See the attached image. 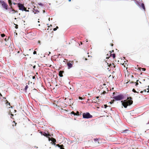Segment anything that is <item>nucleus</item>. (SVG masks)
I'll use <instances>...</instances> for the list:
<instances>
[{"label":"nucleus","instance_id":"30","mask_svg":"<svg viewBox=\"0 0 149 149\" xmlns=\"http://www.w3.org/2000/svg\"><path fill=\"white\" fill-rule=\"evenodd\" d=\"M141 69H142V70H143V71H145V70H146V68H142Z\"/></svg>","mask_w":149,"mask_h":149},{"label":"nucleus","instance_id":"35","mask_svg":"<svg viewBox=\"0 0 149 149\" xmlns=\"http://www.w3.org/2000/svg\"><path fill=\"white\" fill-rule=\"evenodd\" d=\"M3 0H0V3L1 4L2 3V2H3Z\"/></svg>","mask_w":149,"mask_h":149},{"label":"nucleus","instance_id":"1","mask_svg":"<svg viewBox=\"0 0 149 149\" xmlns=\"http://www.w3.org/2000/svg\"><path fill=\"white\" fill-rule=\"evenodd\" d=\"M132 99V98L130 97H128L127 98V100H126L124 101V102L122 101L123 105L125 108H126L127 106L130 105L132 104L133 101L132 100H131Z\"/></svg>","mask_w":149,"mask_h":149},{"label":"nucleus","instance_id":"41","mask_svg":"<svg viewBox=\"0 0 149 149\" xmlns=\"http://www.w3.org/2000/svg\"><path fill=\"white\" fill-rule=\"evenodd\" d=\"M13 4L14 5H15V4H17V3H13Z\"/></svg>","mask_w":149,"mask_h":149},{"label":"nucleus","instance_id":"8","mask_svg":"<svg viewBox=\"0 0 149 149\" xmlns=\"http://www.w3.org/2000/svg\"><path fill=\"white\" fill-rule=\"evenodd\" d=\"M40 133L42 135H43L47 137H48L49 136H50L49 134H47V133H45V132H41Z\"/></svg>","mask_w":149,"mask_h":149},{"label":"nucleus","instance_id":"5","mask_svg":"<svg viewBox=\"0 0 149 149\" xmlns=\"http://www.w3.org/2000/svg\"><path fill=\"white\" fill-rule=\"evenodd\" d=\"M18 7L19 8V10L23 11L24 10H25L26 8L24 7V4H23L20 3H17Z\"/></svg>","mask_w":149,"mask_h":149},{"label":"nucleus","instance_id":"49","mask_svg":"<svg viewBox=\"0 0 149 149\" xmlns=\"http://www.w3.org/2000/svg\"><path fill=\"white\" fill-rule=\"evenodd\" d=\"M143 92L142 91H141V93H143Z\"/></svg>","mask_w":149,"mask_h":149},{"label":"nucleus","instance_id":"34","mask_svg":"<svg viewBox=\"0 0 149 149\" xmlns=\"http://www.w3.org/2000/svg\"><path fill=\"white\" fill-rule=\"evenodd\" d=\"M14 12H17V10H14V9H13L12 10Z\"/></svg>","mask_w":149,"mask_h":149},{"label":"nucleus","instance_id":"29","mask_svg":"<svg viewBox=\"0 0 149 149\" xmlns=\"http://www.w3.org/2000/svg\"><path fill=\"white\" fill-rule=\"evenodd\" d=\"M24 10V11H25L26 12H29V10H26V8H25V10Z\"/></svg>","mask_w":149,"mask_h":149},{"label":"nucleus","instance_id":"48","mask_svg":"<svg viewBox=\"0 0 149 149\" xmlns=\"http://www.w3.org/2000/svg\"><path fill=\"white\" fill-rule=\"evenodd\" d=\"M70 2L71 1V0H68Z\"/></svg>","mask_w":149,"mask_h":149},{"label":"nucleus","instance_id":"2","mask_svg":"<svg viewBox=\"0 0 149 149\" xmlns=\"http://www.w3.org/2000/svg\"><path fill=\"white\" fill-rule=\"evenodd\" d=\"M93 140V143L95 146H98L100 143H102V140L100 139H94Z\"/></svg>","mask_w":149,"mask_h":149},{"label":"nucleus","instance_id":"12","mask_svg":"<svg viewBox=\"0 0 149 149\" xmlns=\"http://www.w3.org/2000/svg\"><path fill=\"white\" fill-rule=\"evenodd\" d=\"M111 53H112V52L110 51V56L111 57H112L113 58H115L116 57L115 54H112Z\"/></svg>","mask_w":149,"mask_h":149},{"label":"nucleus","instance_id":"16","mask_svg":"<svg viewBox=\"0 0 149 149\" xmlns=\"http://www.w3.org/2000/svg\"><path fill=\"white\" fill-rule=\"evenodd\" d=\"M33 9L34 10H33V12H34V13L35 14L36 13H37L38 12H39V11L37 10H35L34 9Z\"/></svg>","mask_w":149,"mask_h":149},{"label":"nucleus","instance_id":"3","mask_svg":"<svg viewBox=\"0 0 149 149\" xmlns=\"http://www.w3.org/2000/svg\"><path fill=\"white\" fill-rule=\"evenodd\" d=\"M83 117L84 118H92L93 116L89 113L87 112L86 113H84L83 114Z\"/></svg>","mask_w":149,"mask_h":149},{"label":"nucleus","instance_id":"23","mask_svg":"<svg viewBox=\"0 0 149 149\" xmlns=\"http://www.w3.org/2000/svg\"><path fill=\"white\" fill-rule=\"evenodd\" d=\"M114 100H113L112 101H111L110 102H110V104H112L114 102Z\"/></svg>","mask_w":149,"mask_h":149},{"label":"nucleus","instance_id":"51","mask_svg":"<svg viewBox=\"0 0 149 149\" xmlns=\"http://www.w3.org/2000/svg\"><path fill=\"white\" fill-rule=\"evenodd\" d=\"M35 148H38V147H35Z\"/></svg>","mask_w":149,"mask_h":149},{"label":"nucleus","instance_id":"25","mask_svg":"<svg viewBox=\"0 0 149 149\" xmlns=\"http://www.w3.org/2000/svg\"><path fill=\"white\" fill-rule=\"evenodd\" d=\"M1 36L2 37H3L5 36V35L4 34H1Z\"/></svg>","mask_w":149,"mask_h":149},{"label":"nucleus","instance_id":"15","mask_svg":"<svg viewBox=\"0 0 149 149\" xmlns=\"http://www.w3.org/2000/svg\"><path fill=\"white\" fill-rule=\"evenodd\" d=\"M141 7L142 8H143V9L145 10H145H146V9H145V6H144V3H142L141 4Z\"/></svg>","mask_w":149,"mask_h":149},{"label":"nucleus","instance_id":"46","mask_svg":"<svg viewBox=\"0 0 149 149\" xmlns=\"http://www.w3.org/2000/svg\"><path fill=\"white\" fill-rule=\"evenodd\" d=\"M5 40L6 41H7L6 38H5Z\"/></svg>","mask_w":149,"mask_h":149},{"label":"nucleus","instance_id":"33","mask_svg":"<svg viewBox=\"0 0 149 149\" xmlns=\"http://www.w3.org/2000/svg\"><path fill=\"white\" fill-rule=\"evenodd\" d=\"M145 92L147 91V92H149V90L148 89H147V91H146V90H145Z\"/></svg>","mask_w":149,"mask_h":149},{"label":"nucleus","instance_id":"38","mask_svg":"<svg viewBox=\"0 0 149 149\" xmlns=\"http://www.w3.org/2000/svg\"><path fill=\"white\" fill-rule=\"evenodd\" d=\"M39 4L41 6H42L43 4L41 3H39Z\"/></svg>","mask_w":149,"mask_h":149},{"label":"nucleus","instance_id":"21","mask_svg":"<svg viewBox=\"0 0 149 149\" xmlns=\"http://www.w3.org/2000/svg\"><path fill=\"white\" fill-rule=\"evenodd\" d=\"M28 88V85H26V86L25 87V91H26L27 89Z\"/></svg>","mask_w":149,"mask_h":149},{"label":"nucleus","instance_id":"45","mask_svg":"<svg viewBox=\"0 0 149 149\" xmlns=\"http://www.w3.org/2000/svg\"><path fill=\"white\" fill-rule=\"evenodd\" d=\"M139 83H140V84H141V81H139Z\"/></svg>","mask_w":149,"mask_h":149},{"label":"nucleus","instance_id":"28","mask_svg":"<svg viewBox=\"0 0 149 149\" xmlns=\"http://www.w3.org/2000/svg\"><path fill=\"white\" fill-rule=\"evenodd\" d=\"M79 98L80 99V100H83V98L81 97H79Z\"/></svg>","mask_w":149,"mask_h":149},{"label":"nucleus","instance_id":"47","mask_svg":"<svg viewBox=\"0 0 149 149\" xmlns=\"http://www.w3.org/2000/svg\"><path fill=\"white\" fill-rule=\"evenodd\" d=\"M111 52H114V50H112V51Z\"/></svg>","mask_w":149,"mask_h":149},{"label":"nucleus","instance_id":"24","mask_svg":"<svg viewBox=\"0 0 149 149\" xmlns=\"http://www.w3.org/2000/svg\"><path fill=\"white\" fill-rule=\"evenodd\" d=\"M15 28L16 29H17L18 28V25L17 24H15Z\"/></svg>","mask_w":149,"mask_h":149},{"label":"nucleus","instance_id":"52","mask_svg":"<svg viewBox=\"0 0 149 149\" xmlns=\"http://www.w3.org/2000/svg\"><path fill=\"white\" fill-rule=\"evenodd\" d=\"M38 22H39V21H38Z\"/></svg>","mask_w":149,"mask_h":149},{"label":"nucleus","instance_id":"42","mask_svg":"<svg viewBox=\"0 0 149 149\" xmlns=\"http://www.w3.org/2000/svg\"><path fill=\"white\" fill-rule=\"evenodd\" d=\"M43 13H45V11L44 10H43Z\"/></svg>","mask_w":149,"mask_h":149},{"label":"nucleus","instance_id":"27","mask_svg":"<svg viewBox=\"0 0 149 149\" xmlns=\"http://www.w3.org/2000/svg\"><path fill=\"white\" fill-rule=\"evenodd\" d=\"M37 53L36 52V51H34L33 52V54H36Z\"/></svg>","mask_w":149,"mask_h":149},{"label":"nucleus","instance_id":"6","mask_svg":"<svg viewBox=\"0 0 149 149\" xmlns=\"http://www.w3.org/2000/svg\"><path fill=\"white\" fill-rule=\"evenodd\" d=\"M1 4L2 6L5 9L7 10L8 9V5L4 1L2 2Z\"/></svg>","mask_w":149,"mask_h":149},{"label":"nucleus","instance_id":"22","mask_svg":"<svg viewBox=\"0 0 149 149\" xmlns=\"http://www.w3.org/2000/svg\"><path fill=\"white\" fill-rule=\"evenodd\" d=\"M76 115L77 116H79V112L78 111H77V112L76 113Z\"/></svg>","mask_w":149,"mask_h":149},{"label":"nucleus","instance_id":"17","mask_svg":"<svg viewBox=\"0 0 149 149\" xmlns=\"http://www.w3.org/2000/svg\"><path fill=\"white\" fill-rule=\"evenodd\" d=\"M8 3L10 6H11L12 3L11 0H8Z\"/></svg>","mask_w":149,"mask_h":149},{"label":"nucleus","instance_id":"11","mask_svg":"<svg viewBox=\"0 0 149 149\" xmlns=\"http://www.w3.org/2000/svg\"><path fill=\"white\" fill-rule=\"evenodd\" d=\"M57 146L60 148V149H65L64 148V146L63 145H60L59 144H58Z\"/></svg>","mask_w":149,"mask_h":149},{"label":"nucleus","instance_id":"19","mask_svg":"<svg viewBox=\"0 0 149 149\" xmlns=\"http://www.w3.org/2000/svg\"><path fill=\"white\" fill-rule=\"evenodd\" d=\"M132 91L133 92H134V93H138L139 92H136V90H135V89L134 88H133L132 90Z\"/></svg>","mask_w":149,"mask_h":149},{"label":"nucleus","instance_id":"54","mask_svg":"<svg viewBox=\"0 0 149 149\" xmlns=\"http://www.w3.org/2000/svg\"><path fill=\"white\" fill-rule=\"evenodd\" d=\"M133 77V76L132 75V77Z\"/></svg>","mask_w":149,"mask_h":149},{"label":"nucleus","instance_id":"7","mask_svg":"<svg viewBox=\"0 0 149 149\" xmlns=\"http://www.w3.org/2000/svg\"><path fill=\"white\" fill-rule=\"evenodd\" d=\"M108 65L109 66V67H110L111 68H115L116 66L114 64L112 63V64L110 63L109 64V63H107Z\"/></svg>","mask_w":149,"mask_h":149},{"label":"nucleus","instance_id":"53","mask_svg":"<svg viewBox=\"0 0 149 149\" xmlns=\"http://www.w3.org/2000/svg\"><path fill=\"white\" fill-rule=\"evenodd\" d=\"M81 44H82V43L81 42Z\"/></svg>","mask_w":149,"mask_h":149},{"label":"nucleus","instance_id":"10","mask_svg":"<svg viewBox=\"0 0 149 149\" xmlns=\"http://www.w3.org/2000/svg\"><path fill=\"white\" fill-rule=\"evenodd\" d=\"M48 139L49 141L51 140L54 143H55L56 142V139L54 138H52L51 139L50 137H48Z\"/></svg>","mask_w":149,"mask_h":149},{"label":"nucleus","instance_id":"32","mask_svg":"<svg viewBox=\"0 0 149 149\" xmlns=\"http://www.w3.org/2000/svg\"><path fill=\"white\" fill-rule=\"evenodd\" d=\"M107 107V106L106 104L104 105V107L105 108H106Z\"/></svg>","mask_w":149,"mask_h":149},{"label":"nucleus","instance_id":"14","mask_svg":"<svg viewBox=\"0 0 149 149\" xmlns=\"http://www.w3.org/2000/svg\"><path fill=\"white\" fill-rule=\"evenodd\" d=\"M64 72V71H60L59 73V75L60 77H63V73Z\"/></svg>","mask_w":149,"mask_h":149},{"label":"nucleus","instance_id":"18","mask_svg":"<svg viewBox=\"0 0 149 149\" xmlns=\"http://www.w3.org/2000/svg\"><path fill=\"white\" fill-rule=\"evenodd\" d=\"M138 81H139V80H137L136 81V82H135V83L136 84H135V86H137V85L139 84V83H138Z\"/></svg>","mask_w":149,"mask_h":149},{"label":"nucleus","instance_id":"43","mask_svg":"<svg viewBox=\"0 0 149 149\" xmlns=\"http://www.w3.org/2000/svg\"><path fill=\"white\" fill-rule=\"evenodd\" d=\"M111 45L112 46H113V44L112 43V44H111Z\"/></svg>","mask_w":149,"mask_h":149},{"label":"nucleus","instance_id":"31","mask_svg":"<svg viewBox=\"0 0 149 149\" xmlns=\"http://www.w3.org/2000/svg\"><path fill=\"white\" fill-rule=\"evenodd\" d=\"M32 78H33V79H34L35 80H36L35 77V76H33L32 77Z\"/></svg>","mask_w":149,"mask_h":149},{"label":"nucleus","instance_id":"4","mask_svg":"<svg viewBox=\"0 0 149 149\" xmlns=\"http://www.w3.org/2000/svg\"><path fill=\"white\" fill-rule=\"evenodd\" d=\"M113 98L116 100H120L124 98V96L122 94H120L117 96L114 97Z\"/></svg>","mask_w":149,"mask_h":149},{"label":"nucleus","instance_id":"44","mask_svg":"<svg viewBox=\"0 0 149 149\" xmlns=\"http://www.w3.org/2000/svg\"><path fill=\"white\" fill-rule=\"evenodd\" d=\"M0 96H2V94L1 93H0Z\"/></svg>","mask_w":149,"mask_h":149},{"label":"nucleus","instance_id":"36","mask_svg":"<svg viewBox=\"0 0 149 149\" xmlns=\"http://www.w3.org/2000/svg\"><path fill=\"white\" fill-rule=\"evenodd\" d=\"M38 42V43H39L40 45L41 44V42L40 41V40H39Z\"/></svg>","mask_w":149,"mask_h":149},{"label":"nucleus","instance_id":"26","mask_svg":"<svg viewBox=\"0 0 149 149\" xmlns=\"http://www.w3.org/2000/svg\"><path fill=\"white\" fill-rule=\"evenodd\" d=\"M128 131V130H126L124 131H123V132L124 133H126V131Z\"/></svg>","mask_w":149,"mask_h":149},{"label":"nucleus","instance_id":"55","mask_svg":"<svg viewBox=\"0 0 149 149\" xmlns=\"http://www.w3.org/2000/svg\"><path fill=\"white\" fill-rule=\"evenodd\" d=\"M16 18H15V19H16Z\"/></svg>","mask_w":149,"mask_h":149},{"label":"nucleus","instance_id":"40","mask_svg":"<svg viewBox=\"0 0 149 149\" xmlns=\"http://www.w3.org/2000/svg\"><path fill=\"white\" fill-rule=\"evenodd\" d=\"M56 29H58V26H56Z\"/></svg>","mask_w":149,"mask_h":149},{"label":"nucleus","instance_id":"13","mask_svg":"<svg viewBox=\"0 0 149 149\" xmlns=\"http://www.w3.org/2000/svg\"><path fill=\"white\" fill-rule=\"evenodd\" d=\"M67 65L68 66V68L70 69L72 67V65L70 63H67Z\"/></svg>","mask_w":149,"mask_h":149},{"label":"nucleus","instance_id":"20","mask_svg":"<svg viewBox=\"0 0 149 149\" xmlns=\"http://www.w3.org/2000/svg\"><path fill=\"white\" fill-rule=\"evenodd\" d=\"M71 113L74 115H76V113H75L74 111H72L71 112Z\"/></svg>","mask_w":149,"mask_h":149},{"label":"nucleus","instance_id":"9","mask_svg":"<svg viewBox=\"0 0 149 149\" xmlns=\"http://www.w3.org/2000/svg\"><path fill=\"white\" fill-rule=\"evenodd\" d=\"M82 85L80 84H77L76 85L75 88L76 89L78 90V89H79L81 87Z\"/></svg>","mask_w":149,"mask_h":149},{"label":"nucleus","instance_id":"39","mask_svg":"<svg viewBox=\"0 0 149 149\" xmlns=\"http://www.w3.org/2000/svg\"><path fill=\"white\" fill-rule=\"evenodd\" d=\"M33 69H35L36 68V66L35 65H34L33 67Z\"/></svg>","mask_w":149,"mask_h":149},{"label":"nucleus","instance_id":"50","mask_svg":"<svg viewBox=\"0 0 149 149\" xmlns=\"http://www.w3.org/2000/svg\"><path fill=\"white\" fill-rule=\"evenodd\" d=\"M99 98V97H97V98Z\"/></svg>","mask_w":149,"mask_h":149},{"label":"nucleus","instance_id":"37","mask_svg":"<svg viewBox=\"0 0 149 149\" xmlns=\"http://www.w3.org/2000/svg\"><path fill=\"white\" fill-rule=\"evenodd\" d=\"M56 30H57V29H56V28H54L53 29V30L54 31H56Z\"/></svg>","mask_w":149,"mask_h":149}]
</instances>
